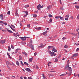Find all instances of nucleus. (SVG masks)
<instances>
[{"label": "nucleus", "instance_id": "f257e3e1", "mask_svg": "<svg viewBox=\"0 0 79 79\" xmlns=\"http://www.w3.org/2000/svg\"><path fill=\"white\" fill-rule=\"evenodd\" d=\"M37 9L38 10H40V8H44V6L42 5L41 6L40 4H39L38 6H37Z\"/></svg>", "mask_w": 79, "mask_h": 79}, {"label": "nucleus", "instance_id": "f03ea898", "mask_svg": "<svg viewBox=\"0 0 79 79\" xmlns=\"http://www.w3.org/2000/svg\"><path fill=\"white\" fill-rule=\"evenodd\" d=\"M67 70L70 71V75H71V73H72V69H71V68L70 67H69Z\"/></svg>", "mask_w": 79, "mask_h": 79}, {"label": "nucleus", "instance_id": "7ed1b4c3", "mask_svg": "<svg viewBox=\"0 0 79 79\" xmlns=\"http://www.w3.org/2000/svg\"><path fill=\"white\" fill-rule=\"evenodd\" d=\"M6 41V40H1L0 41V44H4L5 43V42Z\"/></svg>", "mask_w": 79, "mask_h": 79}, {"label": "nucleus", "instance_id": "20e7f679", "mask_svg": "<svg viewBox=\"0 0 79 79\" xmlns=\"http://www.w3.org/2000/svg\"><path fill=\"white\" fill-rule=\"evenodd\" d=\"M29 47H30V48H31L32 50H34V46L32 45V44H31V45H29Z\"/></svg>", "mask_w": 79, "mask_h": 79}, {"label": "nucleus", "instance_id": "39448f33", "mask_svg": "<svg viewBox=\"0 0 79 79\" xmlns=\"http://www.w3.org/2000/svg\"><path fill=\"white\" fill-rule=\"evenodd\" d=\"M25 70H26L27 71L29 72V73H31V70L29 68H27L25 69Z\"/></svg>", "mask_w": 79, "mask_h": 79}, {"label": "nucleus", "instance_id": "423d86ee", "mask_svg": "<svg viewBox=\"0 0 79 79\" xmlns=\"http://www.w3.org/2000/svg\"><path fill=\"white\" fill-rule=\"evenodd\" d=\"M6 29L7 30V32H10V33H11V34H13V32L12 31H11V30L8 29L7 28H6Z\"/></svg>", "mask_w": 79, "mask_h": 79}, {"label": "nucleus", "instance_id": "0eeeda50", "mask_svg": "<svg viewBox=\"0 0 79 79\" xmlns=\"http://www.w3.org/2000/svg\"><path fill=\"white\" fill-rule=\"evenodd\" d=\"M0 19H1V20L3 19V14L0 15Z\"/></svg>", "mask_w": 79, "mask_h": 79}, {"label": "nucleus", "instance_id": "6e6552de", "mask_svg": "<svg viewBox=\"0 0 79 79\" xmlns=\"http://www.w3.org/2000/svg\"><path fill=\"white\" fill-rule=\"evenodd\" d=\"M78 56V54L77 53H75L73 55V56H72V58H73V57L77 56Z\"/></svg>", "mask_w": 79, "mask_h": 79}, {"label": "nucleus", "instance_id": "1a4fd4ad", "mask_svg": "<svg viewBox=\"0 0 79 79\" xmlns=\"http://www.w3.org/2000/svg\"><path fill=\"white\" fill-rule=\"evenodd\" d=\"M48 52L49 54H50L51 56H53L54 54V52H52L51 51H49Z\"/></svg>", "mask_w": 79, "mask_h": 79}, {"label": "nucleus", "instance_id": "9d476101", "mask_svg": "<svg viewBox=\"0 0 79 79\" xmlns=\"http://www.w3.org/2000/svg\"><path fill=\"white\" fill-rule=\"evenodd\" d=\"M45 45H44L43 44L41 43L40 44V46H39L38 47H40V48H43V47H44Z\"/></svg>", "mask_w": 79, "mask_h": 79}, {"label": "nucleus", "instance_id": "9b49d317", "mask_svg": "<svg viewBox=\"0 0 79 79\" xmlns=\"http://www.w3.org/2000/svg\"><path fill=\"white\" fill-rule=\"evenodd\" d=\"M51 7L52 6H49L47 7L46 9L48 10H50Z\"/></svg>", "mask_w": 79, "mask_h": 79}, {"label": "nucleus", "instance_id": "f8f14e48", "mask_svg": "<svg viewBox=\"0 0 79 79\" xmlns=\"http://www.w3.org/2000/svg\"><path fill=\"white\" fill-rule=\"evenodd\" d=\"M19 38H20V39H24L25 38H27V39H28V38H29L30 39H31V38L29 37H19Z\"/></svg>", "mask_w": 79, "mask_h": 79}, {"label": "nucleus", "instance_id": "ddd939ff", "mask_svg": "<svg viewBox=\"0 0 79 79\" xmlns=\"http://www.w3.org/2000/svg\"><path fill=\"white\" fill-rule=\"evenodd\" d=\"M69 68V64H68L66 66L65 69H68Z\"/></svg>", "mask_w": 79, "mask_h": 79}, {"label": "nucleus", "instance_id": "4468645a", "mask_svg": "<svg viewBox=\"0 0 79 79\" xmlns=\"http://www.w3.org/2000/svg\"><path fill=\"white\" fill-rule=\"evenodd\" d=\"M53 46H49L48 47V50L51 49V48H53Z\"/></svg>", "mask_w": 79, "mask_h": 79}, {"label": "nucleus", "instance_id": "2eb2a0df", "mask_svg": "<svg viewBox=\"0 0 79 79\" xmlns=\"http://www.w3.org/2000/svg\"><path fill=\"white\" fill-rule=\"evenodd\" d=\"M6 64L7 65V66H8V65H10H10H11L12 64H10V62L7 61L6 63Z\"/></svg>", "mask_w": 79, "mask_h": 79}, {"label": "nucleus", "instance_id": "dca6fc26", "mask_svg": "<svg viewBox=\"0 0 79 79\" xmlns=\"http://www.w3.org/2000/svg\"><path fill=\"white\" fill-rule=\"evenodd\" d=\"M52 50L53 52H57V50L55 48H53Z\"/></svg>", "mask_w": 79, "mask_h": 79}, {"label": "nucleus", "instance_id": "f3484780", "mask_svg": "<svg viewBox=\"0 0 79 79\" xmlns=\"http://www.w3.org/2000/svg\"><path fill=\"white\" fill-rule=\"evenodd\" d=\"M20 50V49L19 48H17V49L15 50V54L16 53L18 52V50Z\"/></svg>", "mask_w": 79, "mask_h": 79}, {"label": "nucleus", "instance_id": "a211bd4d", "mask_svg": "<svg viewBox=\"0 0 79 79\" xmlns=\"http://www.w3.org/2000/svg\"><path fill=\"white\" fill-rule=\"evenodd\" d=\"M47 31L44 32L43 33V35H45V34H47Z\"/></svg>", "mask_w": 79, "mask_h": 79}, {"label": "nucleus", "instance_id": "6ab92c4d", "mask_svg": "<svg viewBox=\"0 0 79 79\" xmlns=\"http://www.w3.org/2000/svg\"><path fill=\"white\" fill-rule=\"evenodd\" d=\"M16 64L18 66H19V63L18 61H16Z\"/></svg>", "mask_w": 79, "mask_h": 79}, {"label": "nucleus", "instance_id": "aec40b11", "mask_svg": "<svg viewBox=\"0 0 79 79\" xmlns=\"http://www.w3.org/2000/svg\"><path fill=\"white\" fill-rule=\"evenodd\" d=\"M66 74L65 73H64V74H62L61 75H60V76H62V77H63V76H66Z\"/></svg>", "mask_w": 79, "mask_h": 79}, {"label": "nucleus", "instance_id": "412c9836", "mask_svg": "<svg viewBox=\"0 0 79 79\" xmlns=\"http://www.w3.org/2000/svg\"><path fill=\"white\" fill-rule=\"evenodd\" d=\"M7 55L8 56H9V58L11 59V56H10V54H9V53L8 52L7 53Z\"/></svg>", "mask_w": 79, "mask_h": 79}, {"label": "nucleus", "instance_id": "4be33fe9", "mask_svg": "<svg viewBox=\"0 0 79 79\" xmlns=\"http://www.w3.org/2000/svg\"><path fill=\"white\" fill-rule=\"evenodd\" d=\"M29 61L30 62H32V58H30L29 59Z\"/></svg>", "mask_w": 79, "mask_h": 79}, {"label": "nucleus", "instance_id": "5701e85b", "mask_svg": "<svg viewBox=\"0 0 79 79\" xmlns=\"http://www.w3.org/2000/svg\"><path fill=\"white\" fill-rule=\"evenodd\" d=\"M29 6V5H26L24 6L25 8H28Z\"/></svg>", "mask_w": 79, "mask_h": 79}, {"label": "nucleus", "instance_id": "b1692460", "mask_svg": "<svg viewBox=\"0 0 79 79\" xmlns=\"http://www.w3.org/2000/svg\"><path fill=\"white\" fill-rule=\"evenodd\" d=\"M33 17H34V18H36V17H37V15L36 14H34L33 15Z\"/></svg>", "mask_w": 79, "mask_h": 79}, {"label": "nucleus", "instance_id": "393cba45", "mask_svg": "<svg viewBox=\"0 0 79 79\" xmlns=\"http://www.w3.org/2000/svg\"><path fill=\"white\" fill-rule=\"evenodd\" d=\"M69 15H67L65 16V18H69Z\"/></svg>", "mask_w": 79, "mask_h": 79}, {"label": "nucleus", "instance_id": "a878e982", "mask_svg": "<svg viewBox=\"0 0 79 79\" xmlns=\"http://www.w3.org/2000/svg\"><path fill=\"white\" fill-rule=\"evenodd\" d=\"M24 12L25 13L26 15H28V12H27V11H25Z\"/></svg>", "mask_w": 79, "mask_h": 79}, {"label": "nucleus", "instance_id": "bb28decb", "mask_svg": "<svg viewBox=\"0 0 79 79\" xmlns=\"http://www.w3.org/2000/svg\"><path fill=\"white\" fill-rule=\"evenodd\" d=\"M8 51H10V50H11V48H10V46H8Z\"/></svg>", "mask_w": 79, "mask_h": 79}, {"label": "nucleus", "instance_id": "cd10ccee", "mask_svg": "<svg viewBox=\"0 0 79 79\" xmlns=\"http://www.w3.org/2000/svg\"><path fill=\"white\" fill-rule=\"evenodd\" d=\"M15 15L16 16H19V15L18 14V12H16L15 13Z\"/></svg>", "mask_w": 79, "mask_h": 79}, {"label": "nucleus", "instance_id": "c85d7f7f", "mask_svg": "<svg viewBox=\"0 0 79 79\" xmlns=\"http://www.w3.org/2000/svg\"><path fill=\"white\" fill-rule=\"evenodd\" d=\"M22 58V57H21V56H19V60H21V59Z\"/></svg>", "mask_w": 79, "mask_h": 79}, {"label": "nucleus", "instance_id": "c756f323", "mask_svg": "<svg viewBox=\"0 0 79 79\" xmlns=\"http://www.w3.org/2000/svg\"><path fill=\"white\" fill-rule=\"evenodd\" d=\"M23 54H24V55H27V53L25 52H22Z\"/></svg>", "mask_w": 79, "mask_h": 79}, {"label": "nucleus", "instance_id": "7c9ffc66", "mask_svg": "<svg viewBox=\"0 0 79 79\" xmlns=\"http://www.w3.org/2000/svg\"><path fill=\"white\" fill-rule=\"evenodd\" d=\"M22 40L23 41H26V38H23V39H22Z\"/></svg>", "mask_w": 79, "mask_h": 79}, {"label": "nucleus", "instance_id": "2f4dec72", "mask_svg": "<svg viewBox=\"0 0 79 79\" xmlns=\"http://www.w3.org/2000/svg\"><path fill=\"white\" fill-rule=\"evenodd\" d=\"M55 62H56V61H58V59L57 58H56L54 61Z\"/></svg>", "mask_w": 79, "mask_h": 79}, {"label": "nucleus", "instance_id": "473e14b6", "mask_svg": "<svg viewBox=\"0 0 79 79\" xmlns=\"http://www.w3.org/2000/svg\"><path fill=\"white\" fill-rule=\"evenodd\" d=\"M11 48H12V49H14V47L13 46V45L11 44Z\"/></svg>", "mask_w": 79, "mask_h": 79}, {"label": "nucleus", "instance_id": "72a5a7b5", "mask_svg": "<svg viewBox=\"0 0 79 79\" xmlns=\"http://www.w3.org/2000/svg\"><path fill=\"white\" fill-rule=\"evenodd\" d=\"M7 15H10V11H9L7 13Z\"/></svg>", "mask_w": 79, "mask_h": 79}, {"label": "nucleus", "instance_id": "f704fd0d", "mask_svg": "<svg viewBox=\"0 0 79 79\" xmlns=\"http://www.w3.org/2000/svg\"><path fill=\"white\" fill-rule=\"evenodd\" d=\"M21 64L22 65V66H24V64L23 63V62L22 61H20Z\"/></svg>", "mask_w": 79, "mask_h": 79}, {"label": "nucleus", "instance_id": "c9c22d12", "mask_svg": "<svg viewBox=\"0 0 79 79\" xmlns=\"http://www.w3.org/2000/svg\"><path fill=\"white\" fill-rule=\"evenodd\" d=\"M48 76L49 77H50V76H53V75H52L50 74H48Z\"/></svg>", "mask_w": 79, "mask_h": 79}, {"label": "nucleus", "instance_id": "e433bc0d", "mask_svg": "<svg viewBox=\"0 0 79 79\" xmlns=\"http://www.w3.org/2000/svg\"><path fill=\"white\" fill-rule=\"evenodd\" d=\"M55 18H56V19H58V18H60V16H56L55 17Z\"/></svg>", "mask_w": 79, "mask_h": 79}, {"label": "nucleus", "instance_id": "4c0bfd02", "mask_svg": "<svg viewBox=\"0 0 79 79\" xmlns=\"http://www.w3.org/2000/svg\"><path fill=\"white\" fill-rule=\"evenodd\" d=\"M24 64H26V65H27V66H28V64L27 63V62H24Z\"/></svg>", "mask_w": 79, "mask_h": 79}, {"label": "nucleus", "instance_id": "58836bf2", "mask_svg": "<svg viewBox=\"0 0 79 79\" xmlns=\"http://www.w3.org/2000/svg\"><path fill=\"white\" fill-rule=\"evenodd\" d=\"M49 21L50 22V23H52V19H50Z\"/></svg>", "mask_w": 79, "mask_h": 79}, {"label": "nucleus", "instance_id": "ea45409f", "mask_svg": "<svg viewBox=\"0 0 79 79\" xmlns=\"http://www.w3.org/2000/svg\"><path fill=\"white\" fill-rule=\"evenodd\" d=\"M27 27L29 28H30V24L27 25Z\"/></svg>", "mask_w": 79, "mask_h": 79}, {"label": "nucleus", "instance_id": "a19ab883", "mask_svg": "<svg viewBox=\"0 0 79 79\" xmlns=\"http://www.w3.org/2000/svg\"><path fill=\"white\" fill-rule=\"evenodd\" d=\"M75 7H76V8H79V6H75Z\"/></svg>", "mask_w": 79, "mask_h": 79}, {"label": "nucleus", "instance_id": "79ce46f5", "mask_svg": "<svg viewBox=\"0 0 79 79\" xmlns=\"http://www.w3.org/2000/svg\"><path fill=\"white\" fill-rule=\"evenodd\" d=\"M3 24H4L5 25V26H6V25H7V23H6L5 22V23H3Z\"/></svg>", "mask_w": 79, "mask_h": 79}, {"label": "nucleus", "instance_id": "37998d69", "mask_svg": "<svg viewBox=\"0 0 79 79\" xmlns=\"http://www.w3.org/2000/svg\"><path fill=\"white\" fill-rule=\"evenodd\" d=\"M36 68L37 69H39V66H38V65H36Z\"/></svg>", "mask_w": 79, "mask_h": 79}, {"label": "nucleus", "instance_id": "c03bdc74", "mask_svg": "<svg viewBox=\"0 0 79 79\" xmlns=\"http://www.w3.org/2000/svg\"><path fill=\"white\" fill-rule=\"evenodd\" d=\"M60 19H61V20H63L64 18H63V17H60Z\"/></svg>", "mask_w": 79, "mask_h": 79}, {"label": "nucleus", "instance_id": "a18cd8bd", "mask_svg": "<svg viewBox=\"0 0 79 79\" xmlns=\"http://www.w3.org/2000/svg\"><path fill=\"white\" fill-rule=\"evenodd\" d=\"M67 63L68 64H69V60L67 61Z\"/></svg>", "mask_w": 79, "mask_h": 79}, {"label": "nucleus", "instance_id": "49530a36", "mask_svg": "<svg viewBox=\"0 0 79 79\" xmlns=\"http://www.w3.org/2000/svg\"><path fill=\"white\" fill-rule=\"evenodd\" d=\"M64 47L65 48H68V46H67V45H65L64 46Z\"/></svg>", "mask_w": 79, "mask_h": 79}, {"label": "nucleus", "instance_id": "de8ad7c7", "mask_svg": "<svg viewBox=\"0 0 79 79\" xmlns=\"http://www.w3.org/2000/svg\"><path fill=\"white\" fill-rule=\"evenodd\" d=\"M65 19L66 21H68V18H65Z\"/></svg>", "mask_w": 79, "mask_h": 79}, {"label": "nucleus", "instance_id": "09e8293b", "mask_svg": "<svg viewBox=\"0 0 79 79\" xmlns=\"http://www.w3.org/2000/svg\"><path fill=\"white\" fill-rule=\"evenodd\" d=\"M36 55H37V53L35 52V53L34 54V56H36Z\"/></svg>", "mask_w": 79, "mask_h": 79}, {"label": "nucleus", "instance_id": "8fccbe9b", "mask_svg": "<svg viewBox=\"0 0 79 79\" xmlns=\"http://www.w3.org/2000/svg\"><path fill=\"white\" fill-rule=\"evenodd\" d=\"M41 29V27H39L38 28V30H40Z\"/></svg>", "mask_w": 79, "mask_h": 79}, {"label": "nucleus", "instance_id": "3c124183", "mask_svg": "<svg viewBox=\"0 0 79 79\" xmlns=\"http://www.w3.org/2000/svg\"><path fill=\"white\" fill-rule=\"evenodd\" d=\"M43 75V77H45V75H44V73H43L42 74Z\"/></svg>", "mask_w": 79, "mask_h": 79}, {"label": "nucleus", "instance_id": "603ef678", "mask_svg": "<svg viewBox=\"0 0 79 79\" xmlns=\"http://www.w3.org/2000/svg\"><path fill=\"white\" fill-rule=\"evenodd\" d=\"M77 19H79V14L78 15Z\"/></svg>", "mask_w": 79, "mask_h": 79}, {"label": "nucleus", "instance_id": "864d4df0", "mask_svg": "<svg viewBox=\"0 0 79 79\" xmlns=\"http://www.w3.org/2000/svg\"><path fill=\"white\" fill-rule=\"evenodd\" d=\"M28 78L29 79H32V78L31 77H28Z\"/></svg>", "mask_w": 79, "mask_h": 79}, {"label": "nucleus", "instance_id": "5fc2aeb1", "mask_svg": "<svg viewBox=\"0 0 79 79\" xmlns=\"http://www.w3.org/2000/svg\"><path fill=\"white\" fill-rule=\"evenodd\" d=\"M49 17H52V15H49Z\"/></svg>", "mask_w": 79, "mask_h": 79}, {"label": "nucleus", "instance_id": "6e6d98bb", "mask_svg": "<svg viewBox=\"0 0 79 79\" xmlns=\"http://www.w3.org/2000/svg\"><path fill=\"white\" fill-rule=\"evenodd\" d=\"M2 31L3 32H6V30H2Z\"/></svg>", "mask_w": 79, "mask_h": 79}, {"label": "nucleus", "instance_id": "4d7b16f0", "mask_svg": "<svg viewBox=\"0 0 79 79\" xmlns=\"http://www.w3.org/2000/svg\"><path fill=\"white\" fill-rule=\"evenodd\" d=\"M78 3V2H75L73 4V5H75V4H77Z\"/></svg>", "mask_w": 79, "mask_h": 79}, {"label": "nucleus", "instance_id": "13d9d810", "mask_svg": "<svg viewBox=\"0 0 79 79\" xmlns=\"http://www.w3.org/2000/svg\"><path fill=\"white\" fill-rule=\"evenodd\" d=\"M14 36H15V37H17V36H16V34H15V33H14Z\"/></svg>", "mask_w": 79, "mask_h": 79}, {"label": "nucleus", "instance_id": "bf43d9fd", "mask_svg": "<svg viewBox=\"0 0 79 79\" xmlns=\"http://www.w3.org/2000/svg\"><path fill=\"white\" fill-rule=\"evenodd\" d=\"M30 43H31V44L32 43V40L31 39V40Z\"/></svg>", "mask_w": 79, "mask_h": 79}, {"label": "nucleus", "instance_id": "052dcab7", "mask_svg": "<svg viewBox=\"0 0 79 79\" xmlns=\"http://www.w3.org/2000/svg\"><path fill=\"white\" fill-rule=\"evenodd\" d=\"M12 30H13V31H15V32H16V31H15V30L14 29H13V28H12Z\"/></svg>", "mask_w": 79, "mask_h": 79}, {"label": "nucleus", "instance_id": "680f3d73", "mask_svg": "<svg viewBox=\"0 0 79 79\" xmlns=\"http://www.w3.org/2000/svg\"><path fill=\"white\" fill-rule=\"evenodd\" d=\"M61 8L62 10H64V8H63V7H61Z\"/></svg>", "mask_w": 79, "mask_h": 79}, {"label": "nucleus", "instance_id": "e2e57ef3", "mask_svg": "<svg viewBox=\"0 0 79 79\" xmlns=\"http://www.w3.org/2000/svg\"><path fill=\"white\" fill-rule=\"evenodd\" d=\"M7 68H8V69H10V67L8 66V65H7Z\"/></svg>", "mask_w": 79, "mask_h": 79}, {"label": "nucleus", "instance_id": "0e129e2a", "mask_svg": "<svg viewBox=\"0 0 79 79\" xmlns=\"http://www.w3.org/2000/svg\"><path fill=\"white\" fill-rule=\"evenodd\" d=\"M62 24H65V22H64L62 23Z\"/></svg>", "mask_w": 79, "mask_h": 79}, {"label": "nucleus", "instance_id": "69168bd1", "mask_svg": "<svg viewBox=\"0 0 79 79\" xmlns=\"http://www.w3.org/2000/svg\"><path fill=\"white\" fill-rule=\"evenodd\" d=\"M0 23H3V21H0Z\"/></svg>", "mask_w": 79, "mask_h": 79}, {"label": "nucleus", "instance_id": "338daca9", "mask_svg": "<svg viewBox=\"0 0 79 79\" xmlns=\"http://www.w3.org/2000/svg\"><path fill=\"white\" fill-rule=\"evenodd\" d=\"M20 79H23V76H21L20 77Z\"/></svg>", "mask_w": 79, "mask_h": 79}, {"label": "nucleus", "instance_id": "774afa93", "mask_svg": "<svg viewBox=\"0 0 79 79\" xmlns=\"http://www.w3.org/2000/svg\"><path fill=\"white\" fill-rule=\"evenodd\" d=\"M70 18L71 19H73V16H71V17H70Z\"/></svg>", "mask_w": 79, "mask_h": 79}]
</instances>
